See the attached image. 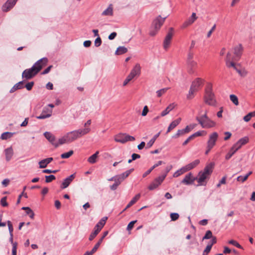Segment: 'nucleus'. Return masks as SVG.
Masks as SVG:
<instances>
[{"label":"nucleus","mask_w":255,"mask_h":255,"mask_svg":"<svg viewBox=\"0 0 255 255\" xmlns=\"http://www.w3.org/2000/svg\"><path fill=\"white\" fill-rule=\"evenodd\" d=\"M249 141V138L247 136H245L240 139L236 143H235L233 147L238 151L241 147L247 143Z\"/></svg>","instance_id":"nucleus-13"},{"label":"nucleus","mask_w":255,"mask_h":255,"mask_svg":"<svg viewBox=\"0 0 255 255\" xmlns=\"http://www.w3.org/2000/svg\"><path fill=\"white\" fill-rule=\"evenodd\" d=\"M102 43V40L101 38L98 36L95 40L94 44L96 47H99Z\"/></svg>","instance_id":"nucleus-58"},{"label":"nucleus","mask_w":255,"mask_h":255,"mask_svg":"<svg viewBox=\"0 0 255 255\" xmlns=\"http://www.w3.org/2000/svg\"><path fill=\"white\" fill-rule=\"evenodd\" d=\"M128 49L126 47L124 46H120L117 48L115 54L117 55H121L126 53Z\"/></svg>","instance_id":"nucleus-41"},{"label":"nucleus","mask_w":255,"mask_h":255,"mask_svg":"<svg viewBox=\"0 0 255 255\" xmlns=\"http://www.w3.org/2000/svg\"><path fill=\"white\" fill-rule=\"evenodd\" d=\"M212 245H208L203 252V255H207L211 251Z\"/></svg>","instance_id":"nucleus-61"},{"label":"nucleus","mask_w":255,"mask_h":255,"mask_svg":"<svg viewBox=\"0 0 255 255\" xmlns=\"http://www.w3.org/2000/svg\"><path fill=\"white\" fill-rule=\"evenodd\" d=\"M179 214L176 213H172L170 214V218L172 221H176L179 218Z\"/></svg>","instance_id":"nucleus-56"},{"label":"nucleus","mask_w":255,"mask_h":255,"mask_svg":"<svg viewBox=\"0 0 255 255\" xmlns=\"http://www.w3.org/2000/svg\"><path fill=\"white\" fill-rule=\"evenodd\" d=\"M75 176V174H71L67 178H65L61 185V189H65L69 186L70 183L72 182Z\"/></svg>","instance_id":"nucleus-19"},{"label":"nucleus","mask_w":255,"mask_h":255,"mask_svg":"<svg viewBox=\"0 0 255 255\" xmlns=\"http://www.w3.org/2000/svg\"><path fill=\"white\" fill-rule=\"evenodd\" d=\"M7 226L8 227V230H9L10 236H12V235H13L12 232H13V230L12 223H11L10 221H8L7 222Z\"/></svg>","instance_id":"nucleus-53"},{"label":"nucleus","mask_w":255,"mask_h":255,"mask_svg":"<svg viewBox=\"0 0 255 255\" xmlns=\"http://www.w3.org/2000/svg\"><path fill=\"white\" fill-rule=\"evenodd\" d=\"M219 135L217 132H214L209 135V138L207 141V145L209 147H213L217 141Z\"/></svg>","instance_id":"nucleus-11"},{"label":"nucleus","mask_w":255,"mask_h":255,"mask_svg":"<svg viewBox=\"0 0 255 255\" xmlns=\"http://www.w3.org/2000/svg\"><path fill=\"white\" fill-rule=\"evenodd\" d=\"M200 163V160L199 159H196L194 161L186 165V167L188 170V171L190 170L195 167L197 165H198Z\"/></svg>","instance_id":"nucleus-36"},{"label":"nucleus","mask_w":255,"mask_h":255,"mask_svg":"<svg viewBox=\"0 0 255 255\" xmlns=\"http://www.w3.org/2000/svg\"><path fill=\"white\" fill-rule=\"evenodd\" d=\"M196 126L197 125L196 124H190V125L187 126L184 129L187 133L194 129Z\"/></svg>","instance_id":"nucleus-48"},{"label":"nucleus","mask_w":255,"mask_h":255,"mask_svg":"<svg viewBox=\"0 0 255 255\" xmlns=\"http://www.w3.org/2000/svg\"><path fill=\"white\" fill-rule=\"evenodd\" d=\"M34 85L33 82H30L27 83L24 87H25L28 91H30L32 89Z\"/></svg>","instance_id":"nucleus-57"},{"label":"nucleus","mask_w":255,"mask_h":255,"mask_svg":"<svg viewBox=\"0 0 255 255\" xmlns=\"http://www.w3.org/2000/svg\"><path fill=\"white\" fill-rule=\"evenodd\" d=\"M187 62V65L190 68L189 70V73L192 74L194 73V71L193 68L197 66V63L194 61L193 59L190 61H188Z\"/></svg>","instance_id":"nucleus-27"},{"label":"nucleus","mask_w":255,"mask_h":255,"mask_svg":"<svg viewBox=\"0 0 255 255\" xmlns=\"http://www.w3.org/2000/svg\"><path fill=\"white\" fill-rule=\"evenodd\" d=\"M140 73V66L139 64H136L131 71L129 74L127 76L123 83V86H126L136 75H139Z\"/></svg>","instance_id":"nucleus-7"},{"label":"nucleus","mask_w":255,"mask_h":255,"mask_svg":"<svg viewBox=\"0 0 255 255\" xmlns=\"http://www.w3.org/2000/svg\"><path fill=\"white\" fill-rule=\"evenodd\" d=\"M200 163V160L199 159H196L194 161L186 165V167L188 170V171L190 170L195 167L197 165H198Z\"/></svg>","instance_id":"nucleus-34"},{"label":"nucleus","mask_w":255,"mask_h":255,"mask_svg":"<svg viewBox=\"0 0 255 255\" xmlns=\"http://www.w3.org/2000/svg\"><path fill=\"white\" fill-rule=\"evenodd\" d=\"M24 88V81H20L14 85L10 89V93H13L18 89H21Z\"/></svg>","instance_id":"nucleus-28"},{"label":"nucleus","mask_w":255,"mask_h":255,"mask_svg":"<svg viewBox=\"0 0 255 255\" xmlns=\"http://www.w3.org/2000/svg\"><path fill=\"white\" fill-rule=\"evenodd\" d=\"M74 152L72 150H70L69 151L67 152L64 153L61 155V157L62 158H68L70 157L72 155H73Z\"/></svg>","instance_id":"nucleus-47"},{"label":"nucleus","mask_w":255,"mask_h":255,"mask_svg":"<svg viewBox=\"0 0 255 255\" xmlns=\"http://www.w3.org/2000/svg\"><path fill=\"white\" fill-rule=\"evenodd\" d=\"M201 111L198 113L196 117V120L203 128H210L215 127L216 123L207 116V111H206L203 115H201Z\"/></svg>","instance_id":"nucleus-4"},{"label":"nucleus","mask_w":255,"mask_h":255,"mask_svg":"<svg viewBox=\"0 0 255 255\" xmlns=\"http://www.w3.org/2000/svg\"><path fill=\"white\" fill-rule=\"evenodd\" d=\"M48 62L47 58H42L38 60L31 68L25 69L22 74L23 78L29 80L35 76Z\"/></svg>","instance_id":"nucleus-2"},{"label":"nucleus","mask_w":255,"mask_h":255,"mask_svg":"<svg viewBox=\"0 0 255 255\" xmlns=\"http://www.w3.org/2000/svg\"><path fill=\"white\" fill-rule=\"evenodd\" d=\"M175 107L174 103L170 104L164 111L161 113V116L164 117L167 115Z\"/></svg>","instance_id":"nucleus-29"},{"label":"nucleus","mask_w":255,"mask_h":255,"mask_svg":"<svg viewBox=\"0 0 255 255\" xmlns=\"http://www.w3.org/2000/svg\"><path fill=\"white\" fill-rule=\"evenodd\" d=\"M196 92H197V91L190 87L189 91V93L187 96V98L188 99H192L193 98V95H194V93Z\"/></svg>","instance_id":"nucleus-50"},{"label":"nucleus","mask_w":255,"mask_h":255,"mask_svg":"<svg viewBox=\"0 0 255 255\" xmlns=\"http://www.w3.org/2000/svg\"><path fill=\"white\" fill-rule=\"evenodd\" d=\"M91 130L90 128H86L83 129H78L68 132L63 137L59 139L60 144L71 143L78 138L87 134Z\"/></svg>","instance_id":"nucleus-1"},{"label":"nucleus","mask_w":255,"mask_h":255,"mask_svg":"<svg viewBox=\"0 0 255 255\" xmlns=\"http://www.w3.org/2000/svg\"><path fill=\"white\" fill-rule=\"evenodd\" d=\"M140 194H136L132 199L129 202V203L127 205L126 208L124 210V211L126 210L128 208H129L132 205H133L136 201H137L140 198Z\"/></svg>","instance_id":"nucleus-30"},{"label":"nucleus","mask_w":255,"mask_h":255,"mask_svg":"<svg viewBox=\"0 0 255 255\" xmlns=\"http://www.w3.org/2000/svg\"><path fill=\"white\" fill-rule=\"evenodd\" d=\"M1 205L3 207H6L8 205L7 203L6 202V197H3L0 201Z\"/></svg>","instance_id":"nucleus-62"},{"label":"nucleus","mask_w":255,"mask_h":255,"mask_svg":"<svg viewBox=\"0 0 255 255\" xmlns=\"http://www.w3.org/2000/svg\"><path fill=\"white\" fill-rule=\"evenodd\" d=\"M212 233L211 231L208 230L206 232L205 236L203 238V240L211 239L212 238Z\"/></svg>","instance_id":"nucleus-51"},{"label":"nucleus","mask_w":255,"mask_h":255,"mask_svg":"<svg viewBox=\"0 0 255 255\" xmlns=\"http://www.w3.org/2000/svg\"><path fill=\"white\" fill-rule=\"evenodd\" d=\"M204 80L200 78H196L192 83L191 88L197 91L203 85Z\"/></svg>","instance_id":"nucleus-17"},{"label":"nucleus","mask_w":255,"mask_h":255,"mask_svg":"<svg viewBox=\"0 0 255 255\" xmlns=\"http://www.w3.org/2000/svg\"><path fill=\"white\" fill-rule=\"evenodd\" d=\"M122 182L123 181L120 180L117 176H116V178H115V183L111 186V189L112 190H116Z\"/></svg>","instance_id":"nucleus-38"},{"label":"nucleus","mask_w":255,"mask_h":255,"mask_svg":"<svg viewBox=\"0 0 255 255\" xmlns=\"http://www.w3.org/2000/svg\"><path fill=\"white\" fill-rule=\"evenodd\" d=\"M243 50L244 47L241 44H239L236 45L233 48V53L234 56L233 57L232 60L234 61L239 60L242 55Z\"/></svg>","instance_id":"nucleus-8"},{"label":"nucleus","mask_w":255,"mask_h":255,"mask_svg":"<svg viewBox=\"0 0 255 255\" xmlns=\"http://www.w3.org/2000/svg\"><path fill=\"white\" fill-rule=\"evenodd\" d=\"M103 228V223H98L95 226L94 231L90 234L89 240L92 241Z\"/></svg>","instance_id":"nucleus-12"},{"label":"nucleus","mask_w":255,"mask_h":255,"mask_svg":"<svg viewBox=\"0 0 255 255\" xmlns=\"http://www.w3.org/2000/svg\"><path fill=\"white\" fill-rule=\"evenodd\" d=\"M55 178L56 177L54 175H46L45 176V182L46 183H50L52 181L55 180Z\"/></svg>","instance_id":"nucleus-49"},{"label":"nucleus","mask_w":255,"mask_h":255,"mask_svg":"<svg viewBox=\"0 0 255 255\" xmlns=\"http://www.w3.org/2000/svg\"><path fill=\"white\" fill-rule=\"evenodd\" d=\"M99 153V152L98 151H96L94 154L88 158V161L91 164L96 163L97 162V159Z\"/></svg>","instance_id":"nucleus-32"},{"label":"nucleus","mask_w":255,"mask_h":255,"mask_svg":"<svg viewBox=\"0 0 255 255\" xmlns=\"http://www.w3.org/2000/svg\"><path fill=\"white\" fill-rule=\"evenodd\" d=\"M252 174V171L249 172L245 176H239L237 177V181L244 182L247 180L249 176Z\"/></svg>","instance_id":"nucleus-42"},{"label":"nucleus","mask_w":255,"mask_h":255,"mask_svg":"<svg viewBox=\"0 0 255 255\" xmlns=\"http://www.w3.org/2000/svg\"><path fill=\"white\" fill-rule=\"evenodd\" d=\"M203 133H204L205 134H206V132L204 130H202V131H198L195 132L194 133L192 134L191 135L193 137V138H194L197 136H202L203 135V134H202Z\"/></svg>","instance_id":"nucleus-55"},{"label":"nucleus","mask_w":255,"mask_h":255,"mask_svg":"<svg viewBox=\"0 0 255 255\" xmlns=\"http://www.w3.org/2000/svg\"><path fill=\"white\" fill-rule=\"evenodd\" d=\"M166 175H162L156 178L149 185L148 189L149 190H153L157 188L162 183Z\"/></svg>","instance_id":"nucleus-9"},{"label":"nucleus","mask_w":255,"mask_h":255,"mask_svg":"<svg viewBox=\"0 0 255 255\" xmlns=\"http://www.w3.org/2000/svg\"><path fill=\"white\" fill-rule=\"evenodd\" d=\"M230 99L232 102V103L235 104L236 106H238L239 105V101L238 98L237 96L234 94H232L230 95Z\"/></svg>","instance_id":"nucleus-44"},{"label":"nucleus","mask_w":255,"mask_h":255,"mask_svg":"<svg viewBox=\"0 0 255 255\" xmlns=\"http://www.w3.org/2000/svg\"><path fill=\"white\" fill-rule=\"evenodd\" d=\"M113 6L112 4H110L108 7L102 12L101 15L102 16H113Z\"/></svg>","instance_id":"nucleus-24"},{"label":"nucleus","mask_w":255,"mask_h":255,"mask_svg":"<svg viewBox=\"0 0 255 255\" xmlns=\"http://www.w3.org/2000/svg\"><path fill=\"white\" fill-rule=\"evenodd\" d=\"M200 163V160L199 159H196L194 161L186 165V167L188 170V171L190 170L195 167L197 165H198Z\"/></svg>","instance_id":"nucleus-33"},{"label":"nucleus","mask_w":255,"mask_h":255,"mask_svg":"<svg viewBox=\"0 0 255 255\" xmlns=\"http://www.w3.org/2000/svg\"><path fill=\"white\" fill-rule=\"evenodd\" d=\"M13 134V133L12 132H5L1 134L0 138L2 139H7V138L11 137Z\"/></svg>","instance_id":"nucleus-45"},{"label":"nucleus","mask_w":255,"mask_h":255,"mask_svg":"<svg viewBox=\"0 0 255 255\" xmlns=\"http://www.w3.org/2000/svg\"><path fill=\"white\" fill-rule=\"evenodd\" d=\"M230 56H231V53L228 52L227 54V58L226 59V65L229 68H231V67L233 68L236 71V69H237L238 68H237V67L236 66V64L235 63V62H234V61H233L234 60H233V61L231 60Z\"/></svg>","instance_id":"nucleus-21"},{"label":"nucleus","mask_w":255,"mask_h":255,"mask_svg":"<svg viewBox=\"0 0 255 255\" xmlns=\"http://www.w3.org/2000/svg\"><path fill=\"white\" fill-rule=\"evenodd\" d=\"M53 160L52 157H48L39 161L38 164L40 168H46L47 165Z\"/></svg>","instance_id":"nucleus-22"},{"label":"nucleus","mask_w":255,"mask_h":255,"mask_svg":"<svg viewBox=\"0 0 255 255\" xmlns=\"http://www.w3.org/2000/svg\"><path fill=\"white\" fill-rule=\"evenodd\" d=\"M4 153L6 160L7 161H9L11 159L13 155V150L12 147L6 148L4 150Z\"/></svg>","instance_id":"nucleus-23"},{"label":"nucleus","mask_w":255,"mask_h":255,"mask_svg":"<svg viewBox=\"0 0 255 255\" xmlns=\"http://www.w3.org/2000/svg\"><path fill=\"white\" fill-rule=\"evenodd\" d=\"M166 18V17L162 18L160 15H158L153 19L149 33L150 36H154L158 33Z\"/></svg>","instance_id":"nucleus-6"},{"label":"nucleus","mask_w":255,"mask_h":255,"mask_svg":"<svg viewBox=\"0 0 255 255\" xmlns=\"http://www.w3.org/2000/svg\"><path fill=\"white\" fill-rule=\"evenodd\" d=\"M181 121V118H179L178 119L173 121L171 122V123L169 125L168 127L167 133L170 132L171 130L174 129L176 126H177Z\"/></svg>","instance_id":"nucleus-25"},{"label":"nucleus","mask_w":255,"mask_h":255,"mask_svg":"<svg viewBox=\"0 0 255 255\" xmlns=\"http://www.w3.org/2000/svg\"><path fill=\"white\" fill-rule=\"evenodd\" d=\"M200 163V160L199 159H196L194 161L186 165V167L188 170V171L190 170L195 167L197 165H198Z\"/></svg>","instance_id":"nucleus-35"},{"label":"nucleus","mask_w":255,"mask_h":255,"mask_svg":"<svg viewBox=\"0 0 255 255\" xmlns=\"http://www.w3.org/2000/svg\"><path fill=\"white\" fill-rule=\"evenodd\" d=\"M168 89H169L168 88H163V89H160V90L157 91H156L157 97L158 98L161 97L163 95H164L167 92V91Z\"/></svg>","instance_id":"nucleus-46"},{"label":"nucleus","mask_w":255,"mask_h":255,"mask_svg":"<svg viewBox=\"0 0 255 255\" xmlns=\"http://www.w3.org/2000/svg\"><path fill=\"white\" fill-rule=\"evenodd\" d=\"M133 169H129L128 170L126 171V172L123 173L122 174L117 175V176L122 181L124 180L128 175L130 174V173L133 171Z\"/></svg>","instance_id":"nucleus-31"},{"label":"nucleus","mask_w":255,"mask_h":255,"mask_svg":"<svg viewBox=\"0 0 255 255\" xmlns=\"http://www.w3.org/2000/svg\"><path fill=\"white\" fill-rule=\"evenodd\" d=\"M204 102L211 106H216L217 104L215 96L212 90V84L210 83L207 85L204 96Z\"/></svg>","instance_id":"nucleus-5"},{"label":"nucleus","mask_w":255,"mask_h":255,"mask_svg":"<svg viewBox=\"0 0 255 255\" xmlns=\"http://www.w3.org/2000/svg\"><path fill=\"white\" fill-rule=\"evenodd\" d=\"M215 165L214 162H210L207 164L202 171H200L197 177L196 180H197L199 185H204L206 184V179H208L213 172V168Z\"/></svg>","instance_id":"nucleus-3"},{"label":"nucleus","mask_w":255,"mask_h":255,"mask_svg":"<svg viewBox=\"0 0 255 255\" xmlns=\"http://www.w3.org/2000/svg\"><path fill=\"white\" fill-rule=\"evenodd\" d=\"M136 221H137L136 220H135V221H132L130 222L128 224L127 228V230L128 231H130L132 229V228L134 226V224L136 222Z\"/></svg>","instance_id":"nucleus-59"},{"label":"nucleus","mask_w":255,"mask_h":255,"mask_svg":"<svg viewBox=\"0 0 255 255\" xmlns=\"http://www.w3.org/2000/svg\"><path fill=\"white\" fill-rule=\"evenodd\" d=\"M17 0H7L2 6V10L7 12L12 8L15 4Z\"/></svg>","instance_id":"nucleus-14"},{"label":"nucleus","mask_w":255,"mask_h":255,"mask_svg":"<svg viewBox=\"0 0 255 255\" xmlns=\"http://www.w3.org/2000/svg\"><path fill=\"white\" fill-rule=\"evenodd\" d=\"M194 58V53L191 51H189L187 54L186 62L193 60Z\"/></svg>","instance_id":"nucleus-60"},{"label":"nucleus","mask_w":255,"mask_h":255,"mask_svg":"<svg viewBox=\"0 0 255 255\" xmlns=\"http://www.w3.org/2000/svg\"><path fill=\"white\" fill-rule=\"evenodd\" d=\"M226 177H223L220 181L219 183L217 185V187H220L221 184H225L226 183Z\"/></svg>","instance_id":"nucleus-63"},{"label":"nucleus","mask_w":255,"mask_h":255,"mask_svg":"<svg viewBox=\"0 0 255 255\" xmlns=\"http://www.w3.org/2000/svg\"><path fill=\"white\" fill-rule=\"evenodd\" d=\"M44 135L45 138L55 147H57L60 145L59 141L58 142H55V136L51 133L46 131L44 133Z\"/></svg>","instance_id":"nucleus-16"},{"label":"nucleus","mask_w":255,"mask_h":255,"mask_svg":"<svg viewBox=\"0 0 255 255\" xmlns=\"http://www.w3.org/2000/svg\"><path fill=\"white\" fill-rule=\"evenodd\" d=\"M237 151L232 146L229 152L226 154L225 158L229 160Z\"/></svg>","instance_id":"nucleus-43"},{"label":"nucleus","mask_w":255,"mask_h":255,"mask_svg":"<svg viewBox=\"0 0 255 255\" xmlns=\"http://www.w3.org/2000/svg\"><path fill=\"white\" fill-rule=\"evenodd\" d=\"M126 133H119L115 136V140L116 142L125 143L126 142Z\"/></svg>","instance_id":"nucleus-26"},{"label":"nucleus","mask_w":255,"mask_h":255,"mask_svg":"<svg viewBox=\"0 0 255 255\" xmlns=\"http://www.w3.org/2000/svg\"><path fill=\"white\" fill-rule=\"evenodd\" d=\"M52 113L51 109H48L47 107H44L42 112L40 116H37L36 118L38 119H44L51 117Z\"/></svg>","instance_id":"nucleus-15"},{"label":"nucleus","mask_w":255,"mask_h":255,"mask_svg":"<svg viewBox=\"0 0 255 255\" xmlns=\"http://www.w3.org/2000/svg\"><path fill=\"white\" fill-rule=\"evenodd\" d=\"M17 244H14L12 248V255H16Z\"/></svg>","instance_id":"nucleus-64"},{"label":"nucleus","mask_w":255,"mask_h":255,"mask_svg":"<svg viewBox=\"0 0 255 255\" xmlns=\"http://www.w3.org/2000/svg\"><path fill=\"white\" fill-rule=\"evenodd\" d=\"M162 161H159L156 164H155L153 166H152L149 169L147 170L142 175L143 177H145L147 175H148L155 168L160 165L162 163Z\"/></svg>","instance_id":"nucleus-37"},{"label":"nucleus","mask_w":255,"mask_h":255,"mask_svg":"<svg viewBox=\"0 0 255 255\" xmlns=\"http://www.w3.org/2000/svg\"><path fill=\"white\" fill-rule=\"evenodd\" d=\"M160 132H159L158 133L154 135V136L146 144V148H150L154 144L156 138L159 136Z\"/></svg>","instance_id":"nucleus-40"},{"label":"nucleus","mask_w":255,"mask_h":255,"mask_svg":"<svg viewBox=\"0 0 255 255\" xmlns=\"http://www.w3.org/2000/svg\"><path fill=\"white\" fill-rule=\"evenodd\" d=\"M229 243L230 244H231L233 246H235V247H237L239 249H242V247L235 240H230L229 241Z\"/></svg>","instance_id":"nucleus-54"},{"label":"nucleus","mask_w":255,"mask_h":255,"mask_svg":"<svg viewBox=\"0 0 255 255\" xmlns=\"http://www.w3.org/2000/svg\"><path fill=\"white\" fill-rule=\"evenodd\" d=\"M236 71L242 77H246L248 74V72L245 69L239 70L237 69Z\"/></svg>","instance_id":"nucleus-52"},{"label":"nucleus","mask_w":255,"mask_h":255,"mask_svg":"<svg viewBox=\"0 0 255 255\" xmlns=\"http://www.w3.org/2000/svg\"><path fill=\"white\" fill-rule=\"evenodd\" d=\"M173 28L171 27L169 31L166 35L163 41V48L165 50L167 49L170 44L171 40L173 36L172 31Z\"/></svg>","instance_id":"nucleus-10"},{"label":"nucleus","mask_w":255,"mask_h":255,"mask_svg":"<svg viewBox=\"0 0 255 255\" xmlns=\"http://www.w3.org/2000/svg\"><path fill=\"white\" fill-rule=\"evenodd\" d=\"M22 210H25L27 215H28L31 219H33L34 217V213L33 211L28 207H23L21 208Z\"/></svg>","instance_id":"nucleus-39"},{"label":"nucleus","mask_w":255,"mask_h":255,"mask_svg":"<svg viewBox=\"0 0 255 255\" xmlns=\"http://www.w3.org/2000/svg\"><path fill=\"white\" fill-rule=\"evenodd\" d=\"M197 19V17L196 16V13L195 12H193L191 17H190L186 21L183 23L182 27L185 28L188 26L192 24Z\"/></svg>","instance_id":"nucleus-20"},{"label":"nucleus","mask_w":255,"mask_h":255,"mask_svg":"<svg viewBox=\"0 0 255 255\" xmlns=\"http://www.w3.org/2000/svg\"><path fill=\"white\" fill-rule=\"evenodd\" d=\"M197 178L193 177L192 174L189 173L186 175L184 178L182 180L181 183L186 185L192 184Z\"/></svg>","instance_id":"nucleus-18"}]
</instances>
